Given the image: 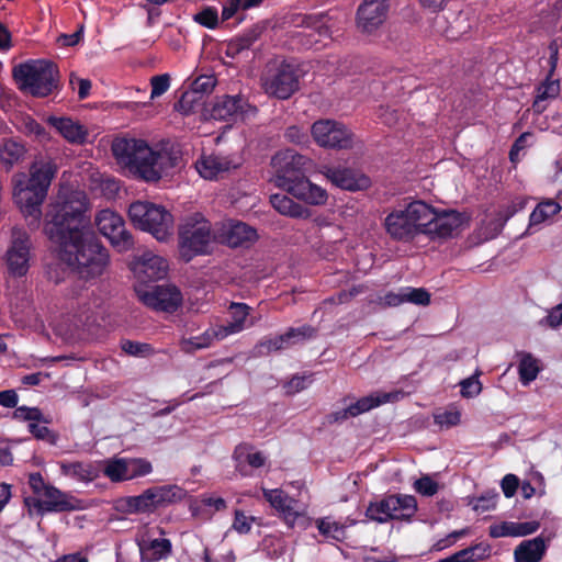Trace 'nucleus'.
I'll list each match as a JSON object with an SVG mask.
<instances>
[{
  "label": "nucleus",
  "instance_id": "nucleus-1",
  "mask_svg": "<svg viewBox=\"0 0 562 562\" xmlns=\"http://www.w3.org/2000/svg\"><path fill=\"white\" fill-rule=\"evenodd\" d=\"M88 198L74 190L50 206L45 232L58 245L59 259L78 279L91 282L100 279L111 265L109 249L89 225Z\"/></svg>",
  "mask_w": 562,
  "mask_h": 562
},
{
  "label": "nucleus",
  "instance_id": "nucleus-2",
  "mask_svg": "<svg viewBox=\"0 0 562 562\" xmlns=\"http://www.w3.org/2000/svg\"><path fill=\"white\" fill-rule=\"evenodd\" d=\"M464 216L453 210L437 212L423 201H413L392 210L384 218L383 227L394 241L411 243L417 236L430 239L452 238L464 223Z\"/></svg>",
  "mask_w": 562,
  "mask_h": 562
},
{
  "label": "nucleus",
  "instance_id": "nucleus-3",
  "mask_svg": "<svg viewBox=\"0 0 562 562\" xmlns=\"http://www.w3.org/2000/svg\"><path fill=\"white\" fill-rule=\"evenodd\" d=\"M57 171V164L52 157L38 156L30 166L29 177L20 173L13 178L15 203L26 217L32 218V222H38L42 215L41 205L47 196Z\"/></svg>",
  "mask_w": 562,
  "mask_h": 562
},
{
  "label": "nucleus",
  "instance_id": "nucleus-4",
  "mask_svg": "<svg viewBox=\"0 0 562 562\" xmlns=\"http://www.w3.org/2000/svg\"><path fill=\"white\" fill-rule=\"evenodd\" d=\"M59 71L46 59H31L13 68V78L19 89L33 97L43 98L57 88Z\"/></svg>",
  "mask_w": 562,
  "mask_h": 562
},
{
  "label": "nucleus",
  "instance_id": "nucleus-5",
  "mask_svg": "<svg viewBox=\"0 0 562 562\" xmlns=\"http://www.w3.org/2000/svg\"><path fill=\"white\" fill-rule=\"evenodd\" d=\"M179 255L184 262L209 252L212 241L211 223L200 213L182 220L179 225Z\"/></svg>",
  "mask_w": 562,
  "mask_h": 562
},
{
  "label": "nucleus",
  "instance_id": "nucleus-6",
  "mask_svg": "<svg viewBox=\"0 0 562 562\" xmlns=\"http://www.w3.org/2000/svg\"><path fill=\"white\" fill-rule=\"evenodd\" d=\"M128 216L136 227L150 233L159 241H166L172 235L175 220L162 205L135 201L128 207Z\"/></svg>",
  "mask_w": 562,
  "mask_h": 562
},
{
  "label": "nucleus",
  "instance_id": "nucleus-7",
  "mask_svg": "<svg viewBox=\"0 0 562 562\" xmlns=\"http://www.w3.org/2000/svg\"><path fill=\"white\" fill-rule=\"evenodd\" d=\"M301 71L285 60L268 66L263 77V89L272 97L286 100L300 89Z\"/></svg>",
  "mask_w": 562,
  "mask_h": 562
},
{
  "label": "nucleus",
  "instance_id": "nucleus-8",
  "mask_svg": "<svg viewBox=\"0 0 562 562\" xmlns=\"http://www.w3.org/2000/svg\"><path fill=\"white\" fill-rule=\"evenodd\" d=\"M112 153L120 165L142 179L143 165L151 156V147L143 139L119 137L112 143Z\"/></svg>",
  "mask_w": 562,
  "mask_h": 562
},
{
  "label": "nucleus",
  "instance_id": "nucleus-9",
  "mask_svg": "<svg viewBox=\"0 0 562 562\" xmlns=\"http://www.w3.org/2000/svg\"><path fill=\"white\" fill-rule=\"evenodd\" d=\"M311 134L315 143L324 148L349 149L353 146L355 134L341 122L324 119L314 122Z\"/></svg>",
  "mask_w": 562,
  "mask_h": 562
},
{
  "label": "nucleus",
  "instance_id": "nucleus-10",
  "mask_svg": "<svg viewBox=\"0 0 562 562\" xmlns=\"http://www.w3.org/2000/svg\"><path fill=\"white\" fill-rule=\"evenodd\" d=\"M94 221L99 232L119 252H125L133 248L132 233L126 229L124 220L117 213L108 209L101 210Z\"/></svg>",
  "mask_w": 562,
  "mask_h": 562
},
{
  "label": "nucleus",
  "instance_id": "nucleus-11",
  "mask_svg": "<svg viewBox=\"0 0 562 562\" xmlns=\"http://www.w3.org/2000/svg\"><path fill=\"white\" fill-rule=\"evenodd\" d=\"M30 236L18 227L12 228L11 244L5 252V263L10 274L23 277L27 273L30 265Z\"/></svg>",
  "mask_w": 562,
  "mask_h": 562
},
{
  "label": "nucleus",
  "instance_id": "nucleus-12",
  "mask_svg": "<svg viewBox=\"0 0 562 562\" xmlns=\"http://www.w3.org/2000/svg\"><path fill=\"white\" fill-rule=\"evenodd\" d=\"M311 160L293 149L278 151L271 158V165L276 170V184L281 188L288 186L294 178L304 175L303 170Z\"/></svg>",
  "mask_w": 562,
  "mask_h": 562
},
{
  "label": "nucleus",
  "instance_id": "nucleus-13",
  "mask_svg": "<svg viewBox=\"0 0 562 562\" xmlns=\"http://www.w3.org/2000/svg\"><path fill=\"white\" fill-rule=\"evenodd\" d=\"M138 297L146 306L166 313L176 312L182 304V294L175 285H155L139 291Z\"/></svg>",
  "mask_w": 562,
  "mask_h": 562
},
{
  "label": "nucleus",
  "instance_id": "nucleus-14",
  "mask_svg": "<svg viewBox=\"0 0 562 562\" xmlns=\"http://www.w3.org/2000/svg\"><path fill=\"white\" fill-rule=\"evenodd\" d=\"M181 162V153L178 149L162 148L154 150L151 148V156L147 159V164L143 165L142 180L146 182H156L160 180L162 173L169 169L176 168Z\"/></svg>",
  "mask_w": 562,
  "mask_h": 562
},
{
  "label": "nucleus",
  "instance_id": "nucleus-15",
  "mask_svg": "<svg viewBox=\"0 0 562 562\" xmlns=\"http://www.w3.org/2000/svg\"><path fill=\"white\" fill-rule=\"evenodd\" d=\"M387 0H363L357 10V26L362 33H374L386 20Z\"/></svg>",
  "mask_w": 562,
  "mask_h": 562
},
{
  "label": "nucleus",
  "instance_id": "nucleus-16",
  "mask_svg": "<svg viewBox=\"0 0 562 562\" xmlns=\"http://www.w3.org/2000/svg\"><path fill=\"white\" fill-rule=\"evenodd\" d=\"M324 175L337 188L348 191H361L371 186L366 175L345 167H328Z\"/></svg>",
  "mask_w": 562,
  "mask_h": 562
},
{
  "label": "nucleus",
  "instance_id": "nucleus-17",
  "mask_svg": "<svg viewBox=\"0 0 562 562\" xmlns=\"http://www.w3.org/2000/svg\"><path fill=\"white\" fill-rule=\"evenodd\" d=\"M281 189L311 205H323L327 202L328 198L325 189L312 183L304 175L294 178L288 186H283Z\"/></svg>",
  "mask_w": 562,
  "mask_h": 562
},
{
  "label": "nucleus",
  "instance_id": "nucleus-18",
  "mask_svg": "<svg viewBox=\"0 0 562 562\" xmlns=\"http://www.w3.org/2000/svg\"><path fill=\"white\" fill-rule=\"evenodd\" d=\"M248 110L255 111L247 100L241 95H223L217 99L211 110V116L214 120L225 121L232 117H244Z\"/></svg>",
  "mask_w": 562,
  "mask_h": 562
},
{
  "label": "nucleus",
  "instance_id": "nucleus-19",
  "mask_svg": "<svg viewBox=\"0 0 562 562\" xmlns=\"http://www.w3.org/2000/svg\"><path fill=\"white\" fill-rule=\"evenodd\" d=\"M41 497L44 502L45 514L75 512L83 508L80 499L53 485L46 487Z\"/></svg>",
  "mask_w": 562,
  "mask_h": 562
},
{
  "label": "nucleus",
  "instance_id": "nucleus-20",
  "mask_svg": "<svg viewBox=\"0 0 562 562\" xmlns=\"http://www.w3.org/2000/svg\"><path fill=\"white\" fill-rule=\"evenodd\" d=\"M263 497L283 518L289 527H293L296 519L301 516L296 509L297 501L290 497L282 490L263 488Z\"/></svg>",
  "mask_w": 562,
  "mask_h": 562
},
{
  "label": "nucleus",
  "instance_id": "nucleus-21",
  "mask_svg": "<svg viewBox=\"0 0 562 562\" xmlns=\"http://www.w3.org/2000/svg\"><path fill=\"white\" fill-rule=\"evenodd\" d=\"M233 459L236 471L243 476H250L251 470L262 468L267 462V457L262 452L256 451L252 445L245 442L236 446Z\"/></svg>",
  "mask_w": 562,
  "mask_h": 562
},
{
  "label": "nucleus",
  "instance_id": "nucleus-22",
  "mask_svg": "<svg viewBox=\"0 0 562 562\" xmlns=\"http://www.w3.org/2000/svg\"><path fill=\"white\" fill-rule=\"evenodd\" d=\"M240 162L228 156L210 155L203 156L195 162V168L201 177L207 180L216 179L231 169H236Z\"/></svg>",
  "mask_w": 562,
  "mask_h": 562
},
{
  "label": "nucleus",
  "instance_id": "nucleus-23",
  "mask_svg": "<svg viewBox=\"0 0 562 562\" xmlns=\"http://www.w3.org/2000/svg\"><path fill=\"white\" fill-rule=\"evenodd\" d=\"M315 328L308 325L299 328H290L286 333L282 335L262 340L259 344V348L265 349L267 353L271 351H279L284 348H288L289 346L295 344L296 341L304 340L306 338H312L315 336Z\"/></svg>",
  "mask_w": 562,
  "mask_h": 562
},
{
  "label": "nucleus",
  "instance_id": "nucleus-24",
  "mask_svg": "<svg viewBox=\"0 0 562 562\" xmlns=\"http://www.w3.org/2000/svg\"><path fill=\"white\" fill-rule=\"evenodd\" d=\"M134 271L143 276L146 281H156L167 274V261L150 251L144 252L134 261Z\"/></svg>",
  "mask_w": 562,
  "mask_h": 562
},
{
  "label": "nucleus",
  "instance_id": "nucleus-25",
  "mask_svg": "<svg viewBox=\"0 0 562 562\" xmlns=\"http://www.w3.org/2000/svg\"><path fill=\"white\" fill-rule=\"evenodd\" d=\"M47 123L71 144H83L87 140V128L70 117L52 115L47 117Z\"/></svg>",
  "mask_w": 562,
  "mask_h": 562
},
{
  "label": "nucleus",
  "instance_id": "nucleus-26",
  "mask_svg": "<svg viewBox=\"0 0 562 562\" xmlns=\"http://www.w3.org/2000/svg\"><path fill=\"white\" fill-rule=\"evenodd\" d=\"M268 22L260 21L246 30L243 34L231 40L227 44L226 55L234 58L245 49H249L267 30Z\"/></svg>",
  "mask_w": 562,
  "mask_h": 562
},
{
  "label": "nucleus",
  "instance_id": "nucleus-27",
  "mask_svg": "<svg viewBox=\"0 0 562 562\" xmlns=\"http://www.w3.org/2000/svg\"><path fill=\"white\" fill-rule=\"evenodd\" d=\"M222 237L223 241L232 248L249 247L257 239V232L245 223L236 222L224 231Z\"/></svg>",
  "mask_w": 562,
  "mask_h": 562
},
{
  "label": "nucleus",
  "instance_id": "nucleus-28",
  "mask_svg": "<svg viewBox=\"0 0 562 562\" xmlns=\"http://www.w3.org/2000/svg\"><path fill=\"white\" fill-rule=\"evenodd\" d=\"M250 307L245 303L232 302L228 311L231 321L225 325L215 326L220 333V338L225 339L226 337L237 334L245 328V321L249 314Z\"/></svg>",
  "mask_w": 562,
  "mask_h": 562
},
{
  "label": "nucleus",
  "instance_id": "nucleus-29",
  "mask_svg": "<svg viewBox=\"0 0 562 562\" xmlns=\"http://www.w3.org/2000/svg\"><path fill=\"white\" fill-rule=\"evenodd\" d=\"M546 550L547 546L541 536L524 540L514 551L515 562H541Z\"/></svg>",
  "mask_w": 562,
  "mask_h": 562
},
{
  "label": "nucleus",
  "instance_id": "nucleus-30",
  "mask_svg": "<svg viewBox=\"0 0 562 562\" xmlns=\"http://www.w3.org/2000/svg\"><path fill=\"white\" fill-rule=\"evenodd\" d=\"M272 207L281 215L292 218H307L311 212L307 207L294 202L291 198L283 193H276L270 196Z\"/></svg>",
  "mask_w": 562,
  "mask_h": 562
},
{
  "label": "nucleus",
  "instance_id": "nucleus-31",
  "mask_svg": "<svg viewBox=\"0 0 562 562\" xmlns=\"http://www.w3.org/2000/svg\"><path fill=\"white\" fill-rule=\"evenodd\" d=\"M155 509L181 502L187 496V491L178 485L168 484L149 488Z\"/></svg>",
  "mask_w": 562,
  "mask_h": 562
},
{
  "label": "nucleus",
  "instance_id": "nucleus-32",
  "mask_svg": "<svg viewBox=\"0 0 562 562\" xmlns=\"http://www.w3.org/2000/svg\"><path fill=\"white\" fill-rule=\"evenodd\" d=\"M490 553L491 546L480 542L441 559L439 562H476L487 558Z\"/></svg>",
  "mask_w": 562,
  "mask_h": 562
},
{
  "label": "nucleus",
  "instance_id": "nucleus-33",
  "mask_svg": "<svg viewBox=\"0 0 562 562\" xmlns=\"http://www.w3.org/2000/svg\"><path fill=\"white\" fill-rule=\"evenodd\" d=\"M390 501L393 509V519L409 520L417 510V501L413 495H390Z\"/></svg>",
  "mask_w": 562,
  "mask_h": 562
},
{
  "label": "nucleus",
  "instance_id": "nucleus-34",
  "mask_svg": "<svg viewBox=\"0 0 562 562\" xmlns=\"http://www.w3.org/2000/svg\"><path fill=\"white\" fill-rule=\"evenodd\" d=\"M60 470L64 475L82 482L93 481L99 475V471L94 465L79 461L61 462Z\"/></svg>",
  "mask_w": 562,
  "mask_h": 562
},
{
  "label": "nucleus",
  "instance_id": "nucleus-35",
  "mask_svg": "<svg viewBox=\"0 0 562 562\" xmlns=\"http://www.w3.org/2000/svg\"><path fill=\"white\" fill-rule=\"evenodd\" d=\"M214 340H223L220 338V333L214 327L207 328L203 334L190 338H183L180 342L181 350L187 353H193L210 347Z\"/></svg>",
  "mask_w": 562,
  "mask_h": 562
},
{
  "label": "nucleus",
  "instance_id": "nucleus-36",
  "mask_svg": "<svg viewBox=\"0 0 562 562\" xmlns=\"http://www.w3.org/2000/svg\"><path fill=\"white\" fill-rule=\"evenodd\" d=\"M171 541L166 538L150 540L140 546L142 560L154 562L167 558L171 553Z\"/></svg>",
  "mask_w": 562,
  "mask_h": 562
},
{
  "label": "nucleus",
  "instance_id": "nucleus-37",
  "mask_svg": "<svg viewBox=\"0 0 562 562\" xmlns=\"http://www.w3.org/2000/svg\"><path fill=\"white\" fill-rule=\"evenodd\" d=\"M553 74L548 71L546 79L538 86L537 95L532 108L537 112H542L544 106L541 105V102L548 99H554L560 93V81L558 79H552Z\"/></svg>",
  "mask_w": 562,
  "mask_h": 562
},
{
  "label": "nucleus",
  "instance_id": "nucleus-38",
  "mask_svg": "<svg viewBox=\"0 0 562 562\" xmlns=\"http://www.w3.org/2000/svg\"><path fill=\"white\" fill-rule=\"evenodd\" d=\"M396 395L392 393H383L382 395H368L359 398L357 402L349 404V415L356 417L381 404L392 401Z\"/></svg>",
  "mask_w": 562,
  "mask_h": 562
},
{
  "label": "nucleus",
  "instance_id": "nucleus-39",
  "mask_svg": "<svg viewBox=\"0 0 562 562\" xmlns=\"http://www.w3.org/2000/svg\"><path fill=\"white\" fill-rule=\"evenodd\" d=\"M393 503L390 501V495L385 496L379 502H371L366 509V516L376 522H386L393 520Z\"/></svg>",
  "mask_w": 562,
  "mask_h": 562
},
{
  "label": "nucleus",
  "instance_id": "nucleus-40",
  "mask_svg": "<svg viewBox=\"0 0 562 562\" xmlns=\"http://www.w3.org/2000/svg\"><path fill=\"white\" fill-rule=\"evenodd\" d=\"M123 503L128 513H149L155 510L149 488L145 490L140 495L126 497L123 499Z\"/></svg>",
  "mask_w": 562,
  "mask_h": 562
},
{
  "label": "nucleus",
  "instance_id": "nucleus-41",
  "mask_svg": "<svg viewBox=\"0 0 562 562\" xmlns=\"http://www.w3.org/2000/svg\"><path fill=\"white\" fill-rule=\"evenodd\" d=\"M316 526L322 536L336 541H344L346 539V528L344 524H339L329 517L319 518L316 520Z\"/></svg>",
  "mask_w": 562,
  "mask_h": 562
},
{
  "label": "nucleus",
  "instance_id": "nucleus-42",
  "mask_svg": "<svg viewBox=\"0 0 562 562\" xmlns=\"http://www.w3.org/2000/svg\"><path fill=\"white\" fill-rule=\"evenodd\" d=\"M519 379L524 385L529 384L536 380L539 373L538 361L531 353H521V359L518 366Z\"/></svg>",
  "mask_w": 562,
  "mask_h": 562
},
{
  "label": "nucleus",
  "instance_id": "nucleus-43",
  "mask_svg": "<svg viewBox=\"0 0 562 562\" xmlns=\"http://www.w3.org/2000/svg\"><path fill=\"white\" fill-rule=\"evenodd\" d=\"M560 211L561 206L552 200L541 202L530 214V225H539L551 216L558 214Z\"/></svg>",
  "mask_w": 562,
  "mask_h": 562
},
{
  "label": "nucleus",
  "instance_id": "nucleus-44",
  "mask_svg": "<svg viewBox=\"0 0 562 562\" xmlns=\"http://www.w3.org/2000/svg\"><path fill=\"white\" fill-rule=\"evenodd\" d=\"M127 472L128 468L126 458L109 460L103 469L104 475L112 482L127 481Z\"/></svg>",
  "mask_w": 562,
  "mask_h": 562
},
{
  "label": "nucleus",
  "instance_id": "nucleus-45",
  "mask_svg": "<svg viewBox=\"0 0 562 562\" xmlns=\"http://www.w3.org/2000/svg\"><path fill=\"white\" fill-rule=\"evenodd\" d=\"M13 418L19 420H26L30 423L41 422L43 424H49L50 418L43 415L42 411L38 407H29V406H15V411L13 412Z\"/></svg>",
  "mask_w": 562,
  "mask_h": 562
},
{
  "label": "nucleus",
  "instance_id": "nucleus-46",
  "mask_svg": "<svg viewBox=\"0 0 562 562\" xmlns=\"http://www.w3.org/2000/svg\"><path fill=\"white\" fill-rule=\"evenodd\" d=\"M404 303L427 306L430 303V293L424 288H402Z\"/></svg>",
  "mask_w": 562,
  "mask_h": 562
},
{
  "label": "nucleus",
  "instance_id": "nucleus-47",
  "mask_svg": "<svg viewBox=\"0 0 562 562\" xmlns=\"http://www.w3.org/2000/svg\"><path fill=\"white\" fill-rule=\"evenodd\" d=\"M193 21L206 29L214 30L220 23L217 9L214 7H204L200 12L193 15Z\"/></svg>",
  "mask_w": 562,
  "mask_h": 562
},
{
  "label": "nucleus",
  "instance_id": "nucleus-48",
  "mask_svg": "<svg viewBox=\"0 0 562 562\" xmlns=\"http://www.w3.org/2000/svg\"><path fill=\"white\" fill-rule=\"evenodd\" d=\"M127 459V479L132 480L139 476H145L153 471L151 463L143 458H126Z\"/></svg>",
  "mask_w": 562,
  "mask_h": 562
},
{
  "label": "nucleus",
  "instance_id": "nucleus-49",
  "mask_svg": "<svg viewBox=\"0 0 562 562\" xmlns=\"http://www.w3.org/2000/svg\"><path fill=\"white\" fill-rule=\"evenodd\" d=\"M25 153L24 146L14 142V140H7L3 145L2 151H1V158L4 164L7 165H13L20 158L23 157Z\"/></svg>",
  "mask_w": 562,
  "mask_h": 562
},
{
  "label": "nucleus",
  "instance_id": "nucleus-50",
  "mask_svg": "<svg viewBox=\"0 0 562 562\" xmlns=\"http://www.w3.org/2000/svg\"><path fill=\"white\" fill-rule=\"evenodd\" d=\"M481 372L476 371L472 376L467 378L460 382L461 395L467 398L477 396L482 391V384L479 380Z\"/></svg>",
  "mask_w": 562,
  "mask_h": 562
},
{
  "label": "nucleus",
  "instance_id": "nucleus-51",
  "mask_svg": "<svg viewBox=\"0 0 562 562\" xmlns=\"http://www.w3.org/2000/svg\"><path fill=\"white\" fill-rule=\"evenodd\" d=\"M297 25L315 30L319 35H327L329 32L328 26L324 23L323 15H302Z\"/></svg>",
  "mask_w": 562,
  "mask_h": 562
},
{
  "label": "nucleus",
  "instance_id": "nucleus-52",
  "mask_svg": "<svg viewBox=\"0 0 562 562\" xmlns=\"http://www.w3.org/2000/svg\"><path fill=\"white\" fill-rule=\"evenodd\" d=\"M216 85L214 76H200L193 80L190 90L198 94L201 99L205 93L212 92Z\"/></svg>",
  "mask_w": 562,
  "mask_h": 562
},
{
  "label": "nucleus",
  "instance_id": "nucleus-53",
  "mask_svg": "<svg viewBox=\"0 0 562 562\" xmlns=\"http://www.w3.org/2000/svg\"><path fill=\"white\" fill-rule=\"evenodd\" d=\"M40 422L29 423V431L40 440H45L52 445L56 443L58 436L46 426H40Z\"/></svg>",
  "mask_w": 562,
  "mask_h": 562
},
{
  "label": "nucleus",
  "instance_id": "nucleus-54",
  "mask_svg": "<svg viewBox=\"0 0 562 562\" xmlns=\"http://www.w3.org/2000/svg\"><path fill=\"white\" fill-rule=\"evenodd\" d=\"M435 423L441 427H453L460 424L461 414L457 409L445 411L434 415Z\"/></svg>",
  "mask_w": 562,
  "mask_h": 562
},
{
  "label": "nucleus",
  "instance_id": "nucleus-55",
  "mask_svg": "<svg viewBox=\"0 0 562 562\" xmlns=\"http://www.w3.org/2000/svg\"><path fill=\"white\" fill-rule=\"evenodd\" d=\"M438 483L428 475L422 476L414 483L415 491L423 496L435 495L438 492Z\"/></svg>",
  "mask_w": 562,
  "mask_h": 562
},
{
  "label": "nucleus",
  "instance_id": "nucleus-56",
  "mask_svg": "<svg viewBox=\"0 0 562 562\" xmlns=\"http://www.w3.org/2000/svg\"><path fill=\"white\" fill-rule=\"evenodd\" d=\"M201 101V98L195 94L192 90L186 91L180 100L176 103V110L188 115L193 111V106L196 102Z\"/></svg>",
  "mask_w": 562,
  "mask_h": 562
},
{
  "label": "nucleus",
  "instance_id": "nucleus-57",
  "mask_svg": "<svg viewBox=\"0 0 562 562\" xmlns=\"http://www.w3.org/2000/svg\"><path fill=\"white\" fill-rule=\"evenodd\" d=\"M284 137L288 142L302 146L310 142L307 132L296 125L289 126L284 132Z\"/></svg>",
  "mask_w": 562,
  "mask_h": 562
},
{
  "label": "nucleus",
  "instance_id": "nucleus-58",
  "mask_svg": "<svg viewBox=\"0 0 562 562\" xmlns=\"http://www.w3.org/2000/svg\"><path fill=\"white\" fill-rule=\"evenodd\" d=\"M150 85H151L150 98L155 99L157 97H160L170 87V76L168 74L154 76L150 79Z\"/></svg>",
  "mask_w": 562,
  "mask_h": 562
},
{
  "label": "nucleus",
  "instance_id": "nucleus-59",
  "mask_svg": "<svg viewBox=\"0 0 562 562\" xmlns=\"http://www.w3.org/2000/svg\"><path fill=\"white\" fill-rule=\"evenodd\" d=\"M121 348L130 356H145L153 350L150 345L133 340H123L121 342Z\"/></svg>",
  "mask_w": 562,
  "mask_h": 562
},
{
  "label": "nucleus",
  "instance_id": "nucleus-60",
  "mask_svg": "<svg viewBox=\"0 0 562 562\" xmlns=\"http://www.w3.org/2000/svg\"><path fill=\"white\" fill-rule=\"evenodd\" d=\"M254 517H247L241 510L235 512L233 528L240 535L248 533L251 529Z\"/></svg>",
  "mask_w": 562,
  "mask_h": 562
},
{
  "label": "nucleus",
  "instance_id": "nucleus-61",
  "mask_svg": "<svg viewBox=\"0 0 562 562\" xmlns=\"http://www.w3.org/2000/svg\"><path fill=\"white\" fill-rule=\"evenodd\" d=\"M501 486L507 498L513 497L519 487V480L515 474H506L501 482Z\"/></svg>",
  "mask_w": 562,
  "mask_h": 562
},
{
  "label": "nucleus",
  "instance_id": "nucleus-62",
  "mask_svg": "<svg viewBox=\"0 0 562 562\" xmlns=\"http://www.w3.org/2000/svg\"><path fill=\"white\" fill-rule=\"evenodd\" d=\"M497 497L496 493L483 495L475 501L473 509L482 513L491 510L495 507Z\"/></svg>",
  "mask_w": 562,
  "mask_h": 562
},
{
  "label": "nucleus",
  "instance_id": "nucleus-63",
  "mask_svg": "<svg viewBox=\"0 0 562 562\" xmlns=\"http://www.w3.org/2000/svg\"><path fill=\"white\" fill-rule=\"evenodd\" d=\"M311 376L295 375L285 385L288 393H296L307 387Z\"/></svg>",
  "mask_w": 562,
  "mask_h": 562
},
{
  "label": "nucleus",
  "instance_id": "nucleus-64",
  "mask_svg": "<svg viewBox=\"0 0 562 562\" xmlns=\"http://www.w3.org/2000/svg\"><path fill=\"white\" fill-rule=\"evenodd\" d=\"M29 484L33 493L37 496H42L45 492V488L50 486V484H46L44 482L42 474L38 472L31 473L29 475Z\"/></svg>",
  "mask_w": 562,
  "mask_h": 562
}]
</instances>
